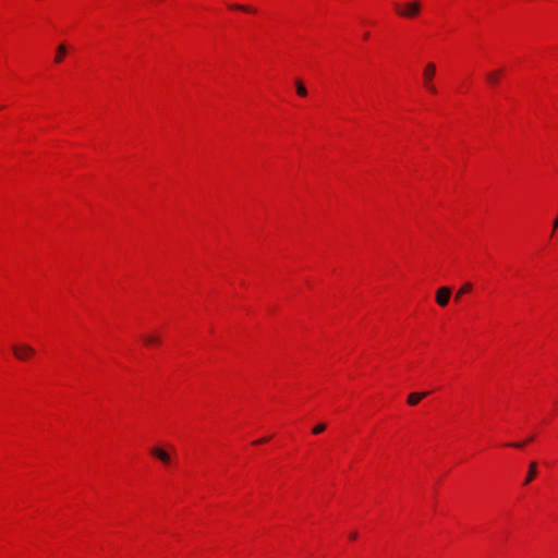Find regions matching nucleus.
Here are the masks:
<instances>
[{
	"label": "nucleus",
	"instance_id": "1",
	"mask_svg": "<svg viewBox=\"0 0 558 558\" xmlns=\"http://www.w3.org/2000/svg\"><path fill=\"white\" fill-rule=\"evenodd\" d=\"M397 13L404 17H415L420 11H421V3L420 1H412L404 3L403 5H400L399 3L395 4Z\"/></svg>",
	"mask_w": 558,
	"mask_h": 558
},
{
	"label": "nucleus",
	"instance_id": "2",
	"mask_svg": "<svg viewBox=\"0 0 558 558\" xmlns=\"http://www.w3.org/2000/svg\"><path fill=\"white\" fill-rule=\"evenodd\" d=\"M435 73H436V65L432 62L427 63L423 71V80H424L425 88L432 94L437 93V89H436L435 85L433 84V78L435 76Z\"/></svg>",
	"mask_w": 558,
	"mask_h": 558
},
{
	"label": "nucleus",
	"instance_id": "3",
	"mask_svg": "<svg viewBox=\"0 0 558 558\" xmlns=\"http://www.w3.org/2000/svg\"><path fill=\"white\" fill-rule=\"evenodd\" d=\"M12 351L17 360L25 361L35 354L34 348L28 344L13 345Z\"/></svg>",
	"mask_w": 558,
	"mask_h": 558
},
{
	"label": "nucleus",
	"instance_id": "4",
	"mask_svg": "<svg viewBox=\"0 0 558 558\" xmlns=\"http://www.w3.org/2000/svg\"><path fill=\"white\" fill-rule=\"evenodd\" d=\"M451 289L449 287H441L436 292V302L439 306H446L450 300Z\"/></svg>",
	"mask_w": 558,
	"mask_h": 558
},
{
	"label": "nucleus",
	"instance_id": "5",
	"mask_svg": "<svg viewBox=\"0 0 558 558\" xmlns=\"http://www.w3.org/2000/svg\"><path fill=\"white\" fill-rule=\"evenodd\" d=\"M150 453L165 464H169L171 461L169 453L161 448L155 447L150 450Z\"/></svg>",
	"mask_w": 558,
	"mask_h": 558
},
{
	"label": "nucleus",
	"instance_id": "6",
	"mask_svg": "<svg viewBox=\"0 0 558 558\" xmlns=\"http://www.w3.org/2000/svg\"><path fill=\"white\" fill-rule=\"evenodd\" d=\"M501 73H502L501 70H495V71L488 72L486 74L487 83L490 84L492 86L497 85L500 80Z\"/></svg>",
	"mask_w": 558,
	"mask_h": 558
},
{
	"label": "nucleus",
	"instance_id": "7",
	"mask_svg": "<svg viewBox=\"0 0 558 558\" xmlns=\"http://www.w3.org/2000/svg\"><path fill=\"white\" fill-rule=\"evenodd\" d=\"M537 474V464L536 462H531L530 465H529V472L526 474V477L523 482L524 485H527L530 484L536 476Z\"/></svg>",
	"mask_w": 558,
	"mask_h": 558
},
{
	"label": "nucleus",
	"instance_id": "8",
	"mask_svg": "<svg viewBox=\"0 0 558 558\" xmlns=\"http://www.w3.org/2000/svg\"><path fill=\"white\" fill-rule=\"evenodd\" d=\"M427 395H428L427 391H425V392H412L408 397V403L410 405H416Z\"/></svg>",
	"mask_w": 558,
	"mask_h": 558
},
{
	"label": "nucleus",
	"instance_id": "9",
	"mask_svg": "<svg viewBox=\"0 0 558 558\" xmlns=\"http://www.w3.org/2000/svg\"><path fill=\"white\" fill-rule=\"evenodd\" d=\"M65 54H66V47L64 45L58 46L57 52H56V57H54V61L57 63L62 62L64 57H65Z\"/></svg>",
	"mask_w": 558,
	"mask_h": 558
},
{
	"label": "nucleus",
	"instance_id": "10",
	"mask_svg": "<svg viewBox=\"0 0 558 558\" xmlns=\"http://www.w3.org/2000/svg\"><path fill=\"white\" fill-rule=\"evenodd\" d=\"M472 290V283L471 282H465L460 289L459 291L457 292L456 294V298L454 300L456 301H459L460 298L464 294V293H468Z\"/></svg>",
	"mask_w": 558,
	"mask_h": 558
},
{
	"label": "nucleus",
	"instance_id": "11",
	"mask_svg": "<svg viewBox=\"0 0 558 558\" xmlns=\"http://www.w3.org/2000/svg\"><path fill=\"white\" fill-rule=\"evenodd\" d=\"M229 8L232 10H239V11L246 12V13L255 12V9L252 7H248V5H242V4L234 3V4H230Z\"/></svg>",
	"mask_w": 558,
	"mask_h": 558
},
{
	"label": "nucleus",
	"instance_id": "12",
	"mask_svg": "<svg viewBox=\"0 0 558 558\" xmlns=\"http://www.w3.org/2000/svg\"><path fill=\"white\" fill-rule=\"evenodd\" d=\"M295 87L299 96L305 97L307 95V89L301 80H295Z\"/></svg>",
	"mask_w": 558,
	"mask_h": 558
},
{
	"label": "nucleus",
	"instance_id": "13",
	"mask_svg": "<svg viewBox=\"0 0 558 558\" xmlns=\"http://www.w3.org/2000/svg\"><path fill=\"white\" fill-rule=\"evenodd\" d=\"M144 342L146 344H158L160 342V338L155 335H148L144 337Z\"/></svg>",
	"mask_w": 558,
	"mask_h": 558
},
{
	"label": "nucleus",
	"instance_id": "14",
	"mask_svg": "<svg viewBox=\"0 0 558 558\" xmlns=\"http://www.w3.org/2000/svg\"><path fill=\"white\" fill-rule=\"evenodd\" d=\"M326 429V424L320 423L313 427L312 432L315 435L323 433Z\"/></svg>",
	"mask_w": 558,
	"mask_h": 558
},
{
	"label": "nucleus",
	"instance_id": "15",
	"mask_svg": "<svg viewBox=\"0 0 558 558\" xmlns=\"http://www.w3.org/2000/svg\"><path fill=\"white\" fill-rule=\"evenodd\" d=\"M557 228H558V217L554 220L551 236L554 235Z\"/></svg>",
	"mask_w": 558,
	"mask_h": 558
},
{
	"label": "nucleus",
	"instance_id": "16",
	"mask_svg": "<svg viewBox=\"0 0 558 558\" xmlns=\"http://www.w3.org/2000/svg\"><path fill=\"white\" fill-rule=\"evenodd\" d=\"M523 442H513V444H509V446L511 447H514V448H522L523 447Z\"/></svg>",
	"mask_w": 558,
	"mask_h": 558
},
{
	"label": "nucleus",
	"instance_id": "17",
	"mask_svg": "<svg viewBox=\"0 0 558 558\" xmlns=\"http://www.w3.org/2000/svg\"><path fill=\"white\" fill-rule=\"evenodd\" d=\"M267 440H268V438L265 437V438H260V439L256 440L254 444H263V442H266Z\"/></svg>",
	"mask_w": 558,
	"mask_h": 558
},
{
	"label": "nucleus",
	"instance_id": "18",
	"mask_svg": "<svg viewBox=\"0 0 558 558\" xmlns=\"http://www.w3.org/2000/svg\"><path fill=\"white\" fill-rule=\"evenodd\" d=\"M357 537V533L356 532H353L350 534V538L351 539H355Z\"/></svg>",
	"mask_w": 558,
	"mask_h": 558
},
{
	"label": "nucleus",
	"instance_id": "19",
	"mask_svg": "<svg viewBox=\"0 0 558 558\" xmlns=\"http://www.w3.org/2000/svg\"><path fill=\"white\" fill-rule=\"evenodd\" d=\"M534 439L533 436H529V438L526 439L527 442L532 441Z\"/></svg>",
	"mask_w": 558,
	"mask_h": 558
}]
</instances>
